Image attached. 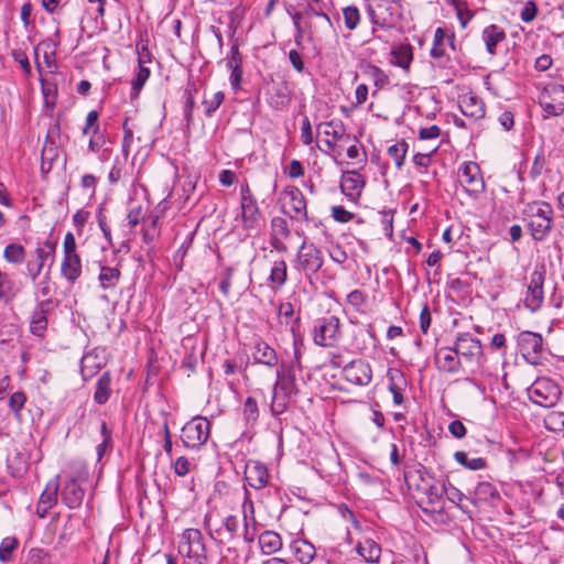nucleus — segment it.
Here are the masks:
<instances>
[{"instance_id":"f257e3e1","label":"nucleus","mask_w":564,"mask_h":564,"mask_svg":"<svg viewBox=\"0 0 564 564\" xmlns=\"http://www.w3.org/2000/svg\"><path fill=\"white\" fill-rule=\"evenodd\" d=\"M292 334L293 359L282 361L275 370V382L270 405L271 413L274 416L282 414L286 410L291 395L296 392V371L302 369L301 346L303 340L300 335H295L294 326H292Z\"/></svg>"},{"instance_id":"f03ea898","label":"nucleus","mask_w":564,"mask_h":564,"mask_svg":"<svg viewBox=\"0 0 564 564\" xmlns=\"http://www.w3.org/2000/svg\"><path fill=\"white\" fill-rule=\"evenodd\" d=\"M61 498L64 505L70 509L80 507L85 497L83 485L87 482L89 471L85 462L74 459L62 471Z\"/></svg>"},{"instance_id":"7ed1b4c3","label":"nucleus","mask_w":564,"mask_h":564,"mask_svg":"<svg viewBox=\"0 0 564 564\" xmlns=\"http://www.w3.org/2000/svg\"><path fill=\"white\" fill-rule=\"evenodd\" d=\"M523 219L533 240L543 241L553 229L554 212L549 203L538 200L525 206Z\"/></svg>"},{"instance_id":"20e7f679","label":"nucleus","mask_w":564,"mask_h":564,"mask_svg":"<svg viewBox=\"0 0 564 564\" xmlns=\"http://www.w3.org/2000/svg\"><path fill=\"white\" fill-rule=\"evenodd\" d=\"M177 550L184 557L183 564H207L202 531H184L178 541Z\"/></svg>"},{"instance_id":"39448f33","label":"nucleus","mask_w":564,"mask_h":564,"mask_svg":"<svg viewBox=\"0 0 564 564\" xmlns=\"http://www.w3.org/2000/svg\"><path fill=\"white\" fill-rule=\"evenodd\" d=\"M421 484L416 486L419 496V503L426 505L432 510L442 508L445 479H436L429 473L421 474Z\"/></svg>"},{"instance_id":"423d86ee","label":"nucleus","mask_w":564,"mask_h":564,"mask_svg":"<svg viewBox=\"0 0 564 564\" xmlns=\"http://www.w3.org/2000/svg\"><path fill=\"white\" fill-rule=\"evenodd\" d=\"M210 423L204 416H195L181 431L183 445L189 449H199L209 438Z\"/></svg>"},{"instance_id":"0eeeda50","label":"nucleus","mask_w":564,"mask_h":564,"mask_svg":"<svg viewBox=\"0 0 564 564\" xmlns=\"http://www.w3.org/2000/svg\"><path fill=\"white\" fill-rule=\"evenodd\" d=\"M529 399L542 408H553L560 401L561 389L549 378H538L528 388Z\"/></svg>"},{"instance_id":"6e6552de","label":"nucleus","mask_w":564,"mask_h":564,"mask_svg":"<svg viewBox=\"0 0 564 564\" xmlns=\"http://www.w3.org/2000/svg\"><path fill=\"white\" fill-rule=\"evenodd\" d=\"M315 345L321 347H334L341 337L340 321L336 316L318 318L312 330Z\"/></svg>"},{"instance_id":"1a4fd4ad","label":"nucleus","mask_w":564,"mask_h":564,"mask_svg":"<svg viewBox=\"0 0 564 564\" xmlns=\"http://www.w3.org/2000/svg\"><path fill=\"white\" fill-rule=\"evenodd\" d=\"M517 345L522 357L531 365H538L544 352V340L541 334L523 330L517 337Z\"/></svg>"},{"instance_id":"9d476101","label":"nucleus","mask_w":564,"mask_h":564,"mask_svg":"<svg viewBox=\"0 0 564 564\" xmlns=\"http://www.w3.org/2000/svg\"><path fill=\"white\" fill-rule=\"evenodd\" d=\"M457 180L464 191L471 197H477L485 189L480 167L475 162H464L458 167Z\"/></svg>"},{"instance_id":"9b49d317","label":"nucleus","mask_w":564,"mask_h":564,"mask_svg":"<svg viewBox=\"0 0 564 564\" xmlns=\"http://www.w3.org/2000/svg\"><path fill=\"white\" fill-rule=\"evenodd\" d=\"M240 209L243 228L247 230L257 228L260 210L247 182L240 185Z\"/></svg>"},{"instance_id":"f8f14e48","label":"nucleus","mask_w":564,"mask_h":564,"mask_svg":"<svg viewBox=\"0 0 564 564\" xmlns=\"http://www.w3.org/2000/svg\"><path fill=\"white\" fill-rule=\"evenodd\" d=\"M540 105L545 116H560L564 112V86L556 83L547 84L540 95Z\"/></svg>"},{"instance_id":"ddd939ff","label":"nucleus","mask_w":564,"mask_h":564,"mask_svg":"<svg viewBox=\"0 0 564 564\" xmlns=\"http://www.w3.org/2000/svg\"><path fill=\"white\" fill-rule=\"evenodd\" d=\"M545 272L543 268H535L530 274V282L524 297V306L530 312L539 311L544 301L543 284Z\"/></svg>"},{"instance_id":"4468645a","label":"nucleus","mask_w":564,"mask_h":564,"mask_svg":"<svg viewBox=\"0 0 564 564\" xmlns=\"http://www.w3.org/2000/svg\"><path fill=\"white\" fill-rule=\"evenodd\" d=\"M297 265L307 278H312L323 265V256L313 243L303 242L296 254Z\"/></svg>"},{"instance_id":"2eb2a0df","label":"nucleus","mask_w":564,"mask_h":564,"mask_svg":"<svg viewBox=\"0 0 564 564\" xmlns=\"http://www.w3.org/2000/svg\"><path fill=\"white\" fill-rule=\"evenodd\" d=\"M343 375L347 381L356 386H367L372 379L371 367L362 359H356L347 364L343 368Z\"/></svg>"},{"instance_id":"dca6fc26","label":"nucleus","mask_w":564,"mask_h":564,"mask_svg":"<svg viewBox=\"0 0 564 564\" xmlns=\"http://www.w3.org/2000/svg\"><path fill=\"white\" fill-rule=\"evenodd\" d=\"M245 487L249 486L256 490L264 488L269 482V471L264 464L258 460H250L245 467Z\"/></svg>"},{"instance_id":"f3484780","label":"nucleus","mask_w":564,"mask_h":564,"mask_svg":"<svg viewBox=\"0 0 564 564\" xmlns=\"http://www.w3.org/2000/svg\"><path fill=\"white\" fill-rule=\"evenodd\" d=\"M454 346L458 356L465 358L466 360L476 361L479 364V360L482 356V347L478 339L474 338L469 334H460L457 336Z\"/></svg>"},{"instance_id":"a211bd4d","label":"nucleus","mask_w":564,"mask_h":564,"mask_svg":"<svg viewBox=\"0 0 564 564\" xmlns=\"http://www.w3.org/2000/svg\"><path fill=\"white\" fill-rule=\"evenodd\" d=\"M318 133L325 138V144L333 150L337 142L350 140V135L346 134L345 127L341 121H326L317 126Z\"/></svg>"},{"instance_id":"6ab92c4d","label":"nucleus","mask_w":564,"mask_h":564,"mask_svg":"<svg viewBox=\"0 0 564 564\" xmlns=\"http://www.w3.org/2000/svg\"><path fill=\"white\" fill-rule=\"evenodd\" d=\"M458 106L462 113L473 120H479L485 117V104L482 99L473 91L459 95Z\"/></svg>"},{"instance_id":"aec40b11","label":"nucleus","mask_w":564,"mask_h":564,"mask_svg":"<svg viewBox=\"0 0 564 564\" xmlns=\"http://www.w3.org/2000/svg\"><path fill=\"white\" fill-rule=\"evenodd\" d=\"M365 187L362 175L356 171H347L340 180V189L350 200L356 202Z\"/></svg>"},{"instance_id":"412c9836","label":"nucleus","mask_w":564,"mask_h":564,"mask_svg":"<svg viewBox=\"0 0 564 564\" xmlns=\"http://www.w3.org/2000/svg\"><path fill=\"white\" fill-rule=\"evenodd\" d=\"M59 475L50 480L41 494L36 506V513L40 518H44L47 511L53 508L57 502V494L59 488Z\"/></svg>"},{"instance_id":"4be33fe9","label":"nucleus","mask_w":564,"mask_h":564,"mask_svg":"<svg viewBox=\"0 0 564 564\" xmlns=\"http://www.w3.org/2000/svg\"><path fill=\"white\" fill-rule=\"evenodd\" d=\"M435 364L441 371L455 373L460 368L459 356L455 346L441 347L435 354Z\"/></svg>"},{"instance_id":"5701e85b","label":"nucleus","mask_w":564,"mask_h":564,"mask_svg":"<svg viewBox=\"0 0 564 564\" xmlns=\"http://www.w3.org/2000/svg\"><path fill=\"white\" fill-rule=\"evenodd\" d=\"M105 358L100 351L94 349L85 354L80 361V372L84 380L91 379L104 367Z\"/></svg>"},{"instance_id":"b1692460","label":"nucleus","mask_w":564,"mask_h":564,"mask_svg":"<svg viewBox=\"0 0 564 564\" xmlns=\"http://www.w3.org/2000/svg\"><path fill=\"white\" fill-rule=\"evenodd\" d=\"M252 357L254 362L264 365L269 368L276 367L279 365V358L275 349L261 339L254 343Z\"/></svg>"},{"instance_id":"393cba45","label":"nucleus","mask_w":564,"mask_h":564,"mask_svg":"<svg viewBox=\"0 0 564 564\" xmlns=\"http://www.w3.org/2000/svg\"><path fill=\"white\" fill-rule=\"evenodd\" d=\"M390 63L409 73L413 61V48L409 43H399L391 48Z\"/></svg>"},{"instance_id":"a878e982","label":"nucleus","mask_w":564,"mask_h":564,"mask_svg":"<svg viewBox=\"0 0 564 564\" xmlns=\"http://www.w3.org/2000/svg\"><path fill=\"white\" fill-rule=\"evenodd\" d=\"M388 389L393 397V403L401 405L404 402L403 392L406 387V380L402 371L398 369H389L388 373Z\"/></svg>"},{"instance_id":"bb28decb","label":"nucleus","mask_w":564,"mask_h":564,"mask_svg":"<svg viewBox=\"0 0 564 564\" xmlns=\"http://www.w3.org/2000/svg\"><path fill=\"white\" fill-rule=\"evenodd\" d=\"M455 36L446 32L442 28H437L434 33L433 46L431 48V56L435 59H441L446 56V47L454 48Z\"/></svg>"},{"instance_id":"cd10ccee","label":"nucleus","mask_w":564,"mask_h":564,"mask_svg":"<svg viewBox=\"0 0 564 564\" xmlns=\"http://www.w3.org/2000/svg\"><path fill=\"white\" fill-rule=\"evenodd\" d=\"M284 198L288 199L291 210L295 217L307 219L306 200L303 193L297 187L285 188Z\"/></svg>"},{"instance_id":"c85d7f7f","label":"nucleus","mask_w":564,"mask_h":564,"mask_svg":"<svg viewBox=\"0 0 564 564\" xmlns=\"http://www.w3.org/2000/svg\"><path fill=\"white\" fill-rule=\"evenodd\" d=\"M474 500L477 503L495 506L500 500V495L494 484L481 481L475 488Z\"/></svg>"},{"instance_id":"c756f323","label":"nucleus","mask_w":564,"mask_h":564,"mask_svg":"<svg viewBox=\"0 0 564 564\" xmlns=\"http://www.w3.org/2000/svg\"><path fill=\"white\" fill-rule=\"evenodd\" d=\"M481 39L490 55L497 52V45L506 40V32L496 24H490L482 30Z\"/></svg>"},{"instance_id":"7c9ffc66","label":"nucleus","mask_w":564,"mask_h":564,"mask_svg":"<svg viewBox=\"0 0 564 564\" xmlns=\"http://www.w3.org/2000/svg\"><path fill=\"white\" fill-rule=\"evenodd\" d=\"M62 275L69 282H75L82 275V260L78 254L64 256L61 263Z\"/></svg>"},{"instance_id":"2f4dec72","label":"nucleus","mask_w":564,"mask_h":564,"mask_svg":"<svg viewBox=\"0 0 564 564\" xmlns=\"http://www.w3.org/2000/svg\"><path fill=\"white\" fill-rule=\"evenodd\" d=\"M291 100L288 87L285 85H275L267 94L269 106L275 110H283Z\"/></svg>"},{"instance_id":"473e14b6","label":"nucleus","mask_w":564,"mask_h":564,"mask_svg":"<svg viewBox=\"0 0 564 564\" xmlns=\"http://www.w3.org/2000/svg\"><path fill=\"white\" fill-rule=\"evenodd\" d=\"M290 547L296 560L303 564H308L315 556V547L307 540H294Z\"/></svg>"},{"instance_id":"72a5a7b5","label":"nucleus","mask_w":564,"mask_h":564,"mask_svg":"<svg viewBox=\"0 0 564 564\" xmlns=\"http://www.w3.org/2000/svg\"><path fill=\"white\" fill-rule=\"evenodd\" d=\"M263 553L272 554L282 547V539L278 531H261L258 536Z\"/></svg>"},{"instance_id":"f704fd0d","label":"nucleus","mask_w":564,"mask_h":564,"mask_svg":"<svg viewBox=\"0 0 564 564\" xmlns=\"http://www.w3.org/2000/svg\"><path fill=\"white\" fill-rule=\"evenodd\" d=\"M357 552L362 556L367 562L375 563L378 562L381 555V546L371 539H366L362 542H359L357 545Z\"/></svg>"},{"instance_id":"c9c22d12","label":"nucleus","mask_w":564,"mask_h":564,"mask_svg":"<svg viewBox=\"0 0 564 564\" xmlns=\"http://www.w3.org/2000/svg\"><path fill=\"white\" fill-rule=\"evenodd\" d=\"M111 394V376L104 372L97 381L94 400L98 404H105Z\"/></svg>"},{"instance_id":"e433bc0d","label":"nucleus","mask_w":564,"mask_h":564,"mask_svg":"<svg viewBox=\"0 0 564 564\" xmlns=\"http://www.w3.org/2000/svg\"><path fill=\"white\" fill-rule=\"evenodd\" d=\"M4 260L14 265L22 264L26 258V251L21 243L10 242L3 250Z\"/></svg>"},{"instance_id":"4c0bfd02","label":"nucleus","mask_w":564,"mask_h":564,"mask_svg":"<svg viewBox=\"0 0 564 564\" xmlns=\"http://www.w3.org/2000/svg\"><path fill=\"white\" fill-rule=\"evenodd\" d=\"M288 278V267L284 260H278L272 263L269 281L274 285V289L282 288Z\"/></svg>"},{"instance_id":"58836bf2","label":"nucleus","mask_w":564,"mask_h":564,"mask_svg":"<svg viewBox=\"0 0 564 564\" xmlns=\"http://www.w3.org/2000/svg\"><path fill=\"white\" fill-rule=\"evenodd\" d=\"M454 459L462 466L470 470H480L486 467V459L482 457H469L466 452L458 451L454 454Z\"/></svg>"},{"instance_id":"ea45409f","label":"nucleus","mask_w":564,"mask_h":564,"mask_svg":"<svg viewBox=\"0 0 564 564\" xmlns=\"http://www.w3.org/2000/svg\"><path fill=\"white\" fill-rule=\"evenodd\" d=\"M47 327L46 313L42 307H37L31 317L30 330L33 335L42 337Z\"/></svg>"},{"instance_id":"a19ab883","label":"nucleus","mask_w":564,"mask_h":564,"mask_svg":"<svg viewBox=\"0 0 564 564\" xmlns=\"http://www.w3.org/2000/svg\"><path fill=\"white\" fill-rule=\"evenodd\" d=\"M98 279L102 289H112L119 282L120 270L111 267H101Z\"/></svg>"},{"instance_id":"79ce46f5","label":"nucleus","mask_w":564,"mask_h":564,"mask_svg":"<svg viewBox=\"0 0 564 564\" xmlns=\"http://www.w3.org/2000/svg\"><path fill=\"white\" fill-rule=\"evenodd\" d=\"M259 408L254 398L248 397L242 405V416L247 426H253L259 419Z\"/></svg>"},{"instance_id":"37998d69","label":"nucleus","mask_w":564,"mask_h":564,"mask_svg":"<svg viewBox=\"0 0 564 564\" xmlns=\"http://www.w3.org/2000/svg\"><path fill=\"white\" fill-rule=\"evenodd\" d=\"M408 149L409 144L405 140H399L388 148V154L394 161V164L399 170L404 165Z\"/></svg>"},{"instance_id":"c03bdc74","label":"nucleus","mask_w":564,"mask_h":564,"mask_svg":"<svg viewBox=\"0 0 564 564\" xmlns=\"http://www.w3.org/2000/svg\"><path fill=\"white\" fill-rule=\"evenodd\" d=\"M150 74L151 73H150L149 67L144 66L143 62L140 59L138 72L131 83V97L132 98L138 97L139 93L141 91L142 87L144 86L145 82L149 79Z\"/></svg>"},{"instance_id":"a18cd8bd","label":"nucleus","mask_w":564,"mask_h":564,"mask_svg":"<svg viewBox=\"0 0 564 564\" xmlns=\"http://www.w3.org/2000/svg\"><path fill=\"white\" fill-rule=\"evenodd\" d=\"M341 12L345 28L349 31L356 30L361 21L359 9L356 6H347Z\"/></svg>"},{"instance_id":"49530a36","label":"nucleus","mask_w":564,"mask_h":564,"mask_svg":"<svg viewBox=\"0 0 564 564\" xmlns=\"http://www.w3.org/2000/svg\"><path fill=\"white\" fill-rule=\"evenodd\" d=\"M242 513L245 519V529H250L251 527H254L256 522L253 519V500L247 487H245Z\"/></svg>"},{"instance_id":"de8ad7c7","label":"nucleus","mask_w":564,"mask_h":564,"mask_svg":"<svg viewBox=\"0 0 564 564\" xmlns=\"http://www.w3.org/2000/svg\"><path fill=\"white\" fill-rule=\"evenodd\" d=\"M42 94L44 97V105L46 108H54L57 98V89L55 84L41 79Z\"/></svg>"},{"instance_id":"09e8293b","label":"nucleus","mask_w":564,"mask_h":564,"mask_svg":"<svg viewBox=\"0 0 564 564\" xmlns=\"http://www.w3.org/2000/svg\"><path fill=\"white\" fill-rule=\"evenodd\" d=\"M444 487H445V491H444V495L447 497V499L455 503L456 506L462 507V503L464 500H466V496L458 489L456 488L454 485H452L447 479H445V484H444Z\"/></svg>"},{"instance_id":"8fccbe9b","label":"nucleus","mask_w":564,"mask_h":564,"mask_svg":"<svg viewBox=\"0 0 564 564\" xmlns=\"http://www.w3.org/2000/svg\"><path fill=\"white\" fill-rule=\"evenodd\" d=\"M225 99L223 91H216L209 98H205L203 104L205 106L206 116L210 117L219 108Z\"/></svg>"},{"instance_id":"3c124183","label":"nucleus","mask_w":564,"mask_h":564,"mask_svg":"<svg viewBox=\"0 0 564 564\" xmlns=\"http://www.w3.org/2000/svg\"><path fill=\"white\" fill-rule=\"evenodd\" d=\"M55 245V242L46 240L42 246L36 248L35 256L37 264H42L43 267L47 258L54 254Z\"/></svg>"},{"instance_id":"603ef678","label":"nucleus","mask_w":564,"mask_h":564,"mask_svg":"<svg viewBox=\"0 0 564 564\" xmlns=\"http://www.w3.org/2000/svg\"><path fill=\"white\" fill-rule=\"evenodd\" d=\"M25 402H26V395L23 392L17 391L11 394V397L9 399V408L14 413V416L17 419L21 417V411H22Z\"/></svg>"},{"instance_id":"864d4df0","label":"nucleus","mask_w":564,"mask_h":564,"mask_svg":"<svg viewBox=\"0 0 564 564\" xmlns=\"http://www.w3.org/2000/svg\"><path fill=\"white\" fill-rule=\"evenodd\" d=\"M15 295L14 283L7 273L0 270V299H11Z\"/></svg>"},{"instance_id":"5fc2aeb1","label":"nucleus","mask_w":564,"mask_h":564,"mask_svg":"<svg viewBox=\"0 0 564 564\" xmlns=\"http://www.w3.org/2000/svg\"><path fill=\"white\" fill-rule=\"evenodd\" d=\"M368 74L372 78L375 85L378 88H383L389 84V76L386 74L383 69L378 66L371 65L368 67Z\"/></svg>"},{"instance_id":"6e6d98bb","label":"nucleus","mask_w":564,"mask_h":564,"mask_svg":"<svg viewBox=\"0 0 564 564\" xmlns=\"http://www.w3.org/2000/svg\"><path fill=\"white\" fill-rule=\"evenodd\" d=\"M102 442L98 444L96 451L98 460L101 459L104 454L111 448V432L108 430L106 422L101 423Z\"/></svg>"},{"instance_id":"4d7b16f0","label":"nucleus","mask_w":564,"mask_h":564,"mask_svg":"<svg viewBox=\"0 0 564 564\" xmlns=\"http://www.w3.org/2000/svg\"><path fill=\"white\" fill-rule=\"evenodd\" d=\"M172 467L176 476L184 477L191 471L193 464L187 457L180 456L172 463Z\"/></svg>"},{"instance_id":"13d9d810","label":"nucleus","mask_w":564,"mask_h":564,"mask_svg":"<svg viewBox=\"0 0 564 564\" xmlns=\"http://www.w3.org/2000/svg\"><path fill=\"white\" fill-rule=\"evenodd\" d=\"M98 112L96 110H91L87 113L86 123L83 129V134L93 133L94 135L98 134L99 124H98Z\"/></svg>"},{"instance_id":"bf43d9fd","label":"nucleus","mask_w":564,"mask_h":564,"mask_svg":"<svg viewBox=\"0 0 564 564\" xmlns=\"http://www.w3.org/2000/svg\"><path fill=\"white\" fill-rule=\"evenodd\" d=\"M279 315L282 318H285L286 321L288 319H292L291 327L294 326L295 335H299L297 334V326H299L300 319L299 318H293V316H294V308H293L292 303H290V302L281 303L280 306H279Z\"/></svg>"},{"instance_id":"052dcab7","label":"nucleus","mask_w":564,"mask_h":564,"mask_svg":"<svg viewBox=\"0 0 564 564\" xmlns=\"http://www.w3.org/2000/svg\"><path fill=\"white\" fill-rule=\"evenodd\" d=\"M347 302L357 311H361L367 303V295L360 290H354L347 295Z\"/></svg>"},{"instance_id":"680f3d73","label":"nucleus","mask_w":564,"mask_h":564,"mask_svg":"<svg viewBox=\"0 0 564 564\" xmlns=\"http://www.w3.org/2000/svg\"><path fill=\"white\" fill-rule=\"evenodd\" d=\"M18 545L15 538H6L0 544V561L6 562L10 558L11 553Z\"/></svg>"},{"instance_id":"e2e57ef3","label":"nucleus","mask_w":564,"mask_h":564,"mask_svg":"<svg viewBox=\"0 0 564 564\" xmlns=\"http://www.w3.org/2000/svg\"><path fill=\"white\" fill-rule=\"evenodd\" d=\"M314 140L313 135V129L311 121L307 116H304L302 119V126H301V141L305 145H310Z\"/></svg>"},{"instance_id":"0e129e2a","label":"nucleus","mask_w":564,"mask_h":564,"mask_svg":"<svg viewBox=\"0 0 564 564\" xmlns=\"http://www.w3.org/2000/svg\"><path fill=\"white\" fill-rule=\"evenodd\" d=\"M9 467L13 469L12 475L14 477H21L28 469V463L20 454H18L12 460H10Z\"/></svg>"},{"instance_id":"69168bd1","label":"nucleus","mask_w":564,"mask_h":564,"mask_svg":"<svg viewBox=\"0 0 564 564\" xmlns=\"http://www.w3.org/2000/svg\"><path fill=\"white\" fill-rule=\"evenodd\" d=\"M538 14V8L534 1L529 0L524 3L523 9L521 10L520 18L523 22L530 23L532 22Z\"/></svg>"},{"instance_id":"338daca9","label":"nucleus","mask_w":564,"mask_h":564,"mask_svg":"<svg viewBox=\"0 0 564 564\" xmlns=\"http://www.w3.org/2000/svg\"><path fill=\"white\" fill-rule=\"evenodd\" d=\"M90 213L86 209H78L73 216V224L76 227L77 234L80 235L88 219Z\"/></svg>"},{"instance_id":"774afa93","label":"nucleus","mask_w":564,"mask_h":564,"mask_svg":"<svg viewBox=\"0 0 564 564\" xmlns=\"http://www.w3.org/2000/svg\"><path fill=\"white\" fill-rule=\"evenodd\" d=\"M242 58L240 55V52L238 50V46L232 45L230 47V55L226 58V67L229 70L237 69L238 67H241Z\"/></svg>"}]
</instances>
